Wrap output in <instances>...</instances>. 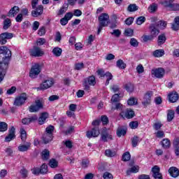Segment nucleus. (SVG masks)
Returning a JSON list of instances; mask_svg holds the SVG:
<instances>
[{"label":"nucleus","instance_id":"nucleus-1","mask_svg":"<svg viewBox=\"0 0 179 179\" xmlns=\"http://www.w3.org/2000/svg\"><path fill=\"white\" fill-rule=\"evenodd\" d=\"M12 58V52L6 46L0 47V68L2 64H8Z\"/></svg>","mask_w":179,"mask_h":179},{"label":"nucleus","instance_id":"nucleus-2","mask_svg":"<svg viewBox=\"0 0 179 179\" xmlns=\"http://www.w3.org/2000/svg\"><path fill=\"white\" fill-rule=\"evenodd\" d=\"M98 20L99 22L98 26L97 34H100L101 33V30H103V27H107L108 24H110V15L108 13H101L98 17Z\"/></svg>","mask_w":179,"mask_h":179},{"label":"nucleus","instance_id":"nucleus-3","mask_svg":"<svg viewBox=\"0 0 179 179\" xmlns=\"http://www.w3.org/2000/svg\"><path fill=\"white\" fill-rule=\"evenodd\" d=\"M100 122H101V120H95L92 122V125H93L94 127L90 131H87L86 134L87 137L89 138V139L92 138H97V136L100 135V129L99 128Z\"/></svg>","mask_w":179,"mask_h":179},{"label":"nucleus","instance_id":"nucleus-4","mask_svg":"<svg viewBox=\"0 0 179 179\" xmlns=\"http://www.w3.org/2000/svg\"><path fill=\"white\" fill-rule=\"evenodd\" d=\"M42 108H44V105L43 101L40 99H36L35 101V105H31L29 107V113H38Z\"/></svg>","mask_w":179,"mask_h":179},{"label":"nucleus","instance_id":"nucleus-5","mask_svg":"<svg viewBox=\"0 0 179 179\" xmlns=\"http://www.w3.org/2000/svg\"><path fill=\"white\" fill-rule=\"evenodd\" d=\"M41 72V66L39 64H35L31 68L29 76L31 79H36Z\"/></svg>","mask_w":179,"mask_h":179},{"label":"nucleus","instance_id":"nucleus-6","mask_svg":"<svg viewBox=\"0 0 179 179\" xmlns=\"http://www.w3.org/2000/svg\"><path fill=\"white\" fill-rule=\"evenodd\" d=\"M26 100H27V94L22 93L15 98L13 104L17 107H20L26 103Z\"/></svg>","mask_w":179,"mask_h":179},{"label":"nucleus","instance_id":"nucleus-7","mask_svg":"<svg viewBox=\"0 0 179 179\" xmlns=\"http://www.w3.org/2000/svg\"><path fill=\"white\" fill-rule=\"evenodd\" d=\"M113 135L108 134V129L104 127L101 133L100 141L102 142H108V141H113Z\"/></svg>","mask_w":179,"mask_h":179},{"label":"nucleus","instance_id":"nucleus-8","mask_svg":"<svg viewBox=\"0 0 179 179\" xmlns=\"http://www.w3.org/2000/svg\"><path fill=\"white\" fill-rule=\"evenodd\" d=\"M13 38V34L9 32H4L0 34V44L1 45L8 43V40Z\"/></svg>","mask_w":179,"mask_h":179},{"label":"nucleus","instance_id":"nucleus-9","mask_svg":"<svg viewBox=\"0 0 179 179\" xmlns=\"http://www.w3.org/2000/svg\"><path fill=\"white\" fill-rule=\"evenodd\" d=\"M153 96V92L148 91L144 95L142 104L144 107H148L152 101V96Z\"/></svg>","mask_w":179,"mask_h":179},{"label":"nucleus","instance_id":"nucleus-10","mask_svg":"<svg viewBox=\"0 0 179 179\" xmlns=\"http://www.w3.org/2000/svg\"><path fill=\"white\" fill-rule=\"evenodd\" d=\"M120 115L124 120V118L131 120V118H134V117H135V112L131 109H127L126 110H122L120 113Z\"/></svg>","mask_w":179,"mask_h":179},{"label":"nucleus","instance_id":"nucleus-11","mask_svg":"<svg viewBox=\"0 0 179 179\" xmlns=\"http://www.w3.org/2000/svg\"><path fill=\"white\" fill-rule=\"evenodd\" d=\"M16 129L15 127L12 126L8 130V134L5 138V142H10L16 138Z\"/></svg>","mask_w":179,"mask_h":179},{"label":"nucleus","instance_id":"nucleus-12","mask_svg":"<svg viewBox=\"0 0 179 179\" xmlns=\"http://www.w3.org/2000/svg\"><path fill=\"white\" fill-rule=\"evenodd\" d=\"M152 75H154L155 78H157L158 79H162L163 76H164V73H166V70L164 69L159 67L158 69H152L151 71Z\"/></svg>","mask_w":179,"mask_h":179},{"label":"nucleus","instance_id":"nucleus-13","mask_svg":"<svg viewBox=\"0 0 179 179\" xmlns=\"http://www.w3.org/2000/svg\"><path fill=\"white\" fill-rule=\"evenodd\" d=\"M52 85H54V81H52V80H46L43 81L39 87H36V90H46V89L51 87Z\"/></svg>","mask_w":179,"mask_h":179},{"label":"nucleus","instance_id":"nucleus-14","mask_svg":"<svg viewBox=\"0 0 179 179\" xmlns=\"http://www.w3.org/2000/svg\"><path fill=\"white\" fill-rule=\"evenodd\" d=\"M162 5L165 8H169L171 10H179V3H174L173 2H169V1L165 0L162 2Z\"/></svg>","mask_w":179,"mask_h":179},{"label":"nucleus","instance_id":"nucleus-15","mask_svg":"<svg viewBox=\"0 0 179 179\" xmlns=\"http://www.w3.org/2000/svg\"><path fill=\"white\" fill-rule=\"evenodd\" d=\"M149 30L151 36L155 38L157 36H159L160 30L155 23H152L149 27Z\"/></svg>","mask_w":179,"mask_h":179},{"label":"nucleus","instance_id":"nucleus-16","mask_svg":"<svg viewBox=\"0 0 179 179\" xmlns=\"http://www.w3.org/2000/svg\"><path fill=\"white\" fill-rule=\"evenodd\" d=\"M152 173L155 179H163V176L160 173V168L158 166L152 168Z\"/></svg>","mask_w":179,"mask_h":179},{"label":"nucleus","instance_id":"nucleus-17","mask_svg":"<svg viewBox=\"0 0 179 179\" xmlns=\"http://www.w3.org/2000/svg\"><path fill=\"white\" fill-rule=\"evenodd\" d=\"M38 120V117L36 115H34L30 117H25L22 120L23 125H30L31 122H36Z\"/></svg>","mask_w":179,"mask_h":179},{"label":"nucleus","instance_id":"nucleus-18","mask_svg":"<svg viewBox=\"0 0 179 179\" xmlns=\"http://www.w3.org/2000/svg\"><path fill=\"white\" fill-rule=\"evenodd\" d=\"M30 55L31 57H42L44 55V52L41 51L39 47L34 46V48L30 50Z\"/></svg>","mask_w":179,"mask_h":179},{"label":"nucleus","instance_id":"nucleus-19","mask_svg":"<svg viewBox=\"0 0 179 179\" xmlns=\"http://www.w3.org/2000/svg\"><path fill=\"white\" fill-rule=\"evenodd\" d=\"M6 69H8V63L1 64L0 67V83L3 80L5 75H6Z\"/></svg>","mask_w":179,"mask_h":179},{"label":"nucleus","instance_id":"nucleus-20","mask_svg":"<svg viewBox=\"0 0 179 179\" xmlns=\"http://www.w3.org/2000/svg\"><path fill=\"white\" fill-rule=\"evenodd\" d=\"M168 99L170 103H177L178 101L179 96L177 92H172L168 95Z\"/></svg>","mask_w":179,"mask_h":179},{"label":"nucleus","instance_id":"nucleus-21","mask_svg":"<svg viewBox=\"0 0 179 179\" xmlns=\"http://www.w3.org/2000/svg\"><path fill=\"white\" fill-rule=\"evenodd\" d=\"M168 172L173 178H177L179 176V169L176 166L170 167Z\"/></svg>","mask_w":179,"mask_h":179},{"label":"nucleus","instance_id":"nucleus-22","mask_svg":"<svg viewBox=\"0 0 179 179\" xmlns=\"http://www.w3.org/2000/svg\"><path fill=\"white\" fill-rule=\"evenodd\" d=\"M127 127L122 126L119 127L116 130V134L118 136V138H121V136H125L127 135Z\"/></svg>","mask_w":179,"mask_h":179},{"label":"nucleus","instance_id":"nucleus-23","mask_svg":"<svg viewBox=\"0 0 179 179\" xmlns=\"http://www.w3.org/2000/svg\"><path fill=\"white\" fill-rule=\"evenodd\" d=\"M43 7L40 5L36 8V10L31 11V15L34 17H38V16H41L43 15Z\"/></svg>","mask_w":179,"mask_h":179},{"label":"nucleus","instance_id":"nucleus-24","mask_svg":"<svg viewBox=\"0 0 179 179\" xmlns=\"http://www.w3.org/2000/svg\"><path fill=\"white\" fill-rule=\"evenodd\" d=\"M171 29L173 31H178L179 30V16L174 18L173 22L171 24Z\"/></svg>","mask_w":179,"mask_h":179},{"label":"nucleus","instance_id":"nucleus-25","mask_svg":"<svg viewBox=\"0 0 179 179\" xmlns=\"http://www.w3.org/2000/svg\"><path fill=\"white\" fill-rule=\"evenodd\" d=\"M48 113L43 112L41 114V116L38 118L39 125H43L45 123V120L48 118Z\"/></svg>","mask_w":179,"mask_h":179},{"label":"nucleus","instance_id":"nucleus-26","mask_svg":"<svg viewBox=\"0 0 179 179\" xmlns=\"http://www.w3.org/2000/svg\"><path fill=\"white\" fill-rule=\"evenodd\" d=\"M167 37L165 34H161L157 38V45H163L166 43Z\"/></svg>","mask_w":179,"mask_h":179},{"label":"nucleus","instance_id":"nucleus-27","mask_svg":"<svg viewBox=\"0 0 179 179\" xmlns=\"http://www.w3.org/2000/svg\"><path fill=\"white\" fill-rule=\"evenodd\" d=\"M20 11V8H19V6H15L8 11V16H13V17H15V15H17Z\"/></svg>","mask_w":179,"mask_h":179},{"label":"nucleus","instance_id":"nucleus-28","mask_svg":"<svg viewBox=\"0 0 179 179\" xmlns=\"http://www.w3.org/2000/svg\"><path fill=\"white\" fill-rule=\"evenodd\" d=\"M43 141L45 145H47V143H50V142L52 141V134L45 133L43 136Z\"/></svg>","mask_w":179,"mask_h":179},{"label":"nucleus","instance_id":"nucleus-29","mask_svg":"<svg viewBox=\"0 0 179 179\" xmlns=\"http://www.w3.org/2000/svg\"><path fill=\"white\" fill-rule=\"evenodd\" d=\"M31 145L30 143H27L26 145H20L18 146L19 152H27L30 149Z\"/></svg>","mask_w":179,"mask_h":179},{"label":"nucleus","instance_id":"nucleus-30","mask_svg":"<svg viewBox=\"0 0 179 179\" xmlns=\"http://www.w3.org/2000/svg\"><path fill=\"white\" fill-rule=\"evenodd\" d=\"M176 112L173 110H167V121L168 122H171L174 120Z\"/></svg>","mask_w":179,"mask_h":179},{"label":"nucleus","instance_id":"nucleus-31","mask_svg":"<svg viewBox=\"0 0 179 179\" xmlns=\"http://www.w3.org/2000/svg\"><path fill=\"white\" fill-rule=\"evenodd\" d=\"M42 160L47 161L50 159V150L45 149L41 152Z\"/></svg>","mask_w":179,"mask_h":179},{"label":"nucleus","instance_id":"nucleus-32","mask_svg":"<svg viewBox=\"0 0 179 179\" xmlns=\"http://www.w3.org/2000/svg\"><path fill=\"white\" fill-rule=\"evenodd\" d=\"M117 155V152L114 150L108 149L105 150V156H107V157H114Z\"/></svg>","mask_w":179,"mask_h":179},{"label":"nucleus","instance_id":"nucleus-33","mask_svg":"<svg viewBox=\"0 0 179 179\" xmlns=\"http://www.w3.org/2000/svg\"><path fill=\"white\" fill-rule=\"evenodd\" d=\"M52 52L55 57H61L62 54V49L59 47H56L53 48Z\"/></svg>","mask_w":179,"mask_h":179},{"label":"nucleus","instance_id":"nucleus-34","mask_svg":"<svg viewBox=\"0 0 179 179\" xmlns=\"http://www.w3.org/2000/svg\"><path fill=\"white\" fill-rule=\"evenodd\" d=\"M116 66L120 69H125L127 68V64L122 59H118L116 62Z\"/></svg>","mask_w":179,"mask_h":179},{"label":"nucleus","instance_id":"nucleus-35","mask_svg":"<svg viewBox=\"0 0 179 179\" xmlns=\"http://www.w3.org/2000/svg\"><path fill=\"white\" fill-rule=\"evenodd\" d=\"M139 9V6H136V4H129L127 7L128 12H136Z\"/></svg>","mask_w":179,"mask_h":179},{"label":"nucleus","instance_id":"nucleus-36","mask_svg":"<svg viewBox=\"0 0 179 179\" xmlns=\"http://www.w3.org/2000/svg\"><path fill=\"white\" fill-rule=\"evenodd\" d=\"M164 55V50H156L153 52V56L156 58H160Z\"/></svg>","mask_w":179,"mask_h":179},{"label":"nucleus","instance_id":"nucleus-37","mask_svg":"<svg viewBox=\"0 0 179 179\" xmlns=\"http://www.w3.org/2000/svg\"><path fill=\"white\" fill-rule=\"evenodd\" d=\"M85 82H87L90 86H94L96 85V78L94 76H90L87 79L85 80Z\"/></svg>","mask_w":179,"mask_h":179},{"label":"nucleus","instance_id":"nucleus-38","mask_svg":"<svg viewBox=\"0 0 179 179\" xmlns=\"http://www.w3.org/2000/svg\"><path fill=\"white\" fill-rule=\"evenodd\" d=\"M161 143L164 149H169V148H170V140L168 138H164Z\"/></svg>","mask_w":179,"mask_h":179},{"label":"nucleus","instance_id":"nucleus-39","mask_svg":"<svg viewBox=\"0 0 179 179\" xmlns=\"http://www.w3.org/2000/svg\"><path fill=\"white\" fill-rule=\"evenodd\" d=\"M154 24H155L158 29H166V27L167 26V22L162 20L158 22H155Z\"/></svg>","mask_w":179,"mask_h":179},{"label":"nucleus","instance_id":"nucleus-40","mask_svg":"<svg viewBox=\"0 0 179 179\" xmlns=\"http://www.w3.org/2000/svg\"><path fill=\"white\" fill-rule=\"evenodd\" d=\"M10 24H12V22H10V19L6 18V19L3 21V29L4 30H8V28L10 26Z\"/></svg>","mask_w":179,"mask_h":179},{"label":"nucleus","instance_id":"nucleus-41","mask_svg":"<svg viewBox=\"0 0 179 179\" xmlns=\"http://www.w3.org/2000/svg\"><path fill=\"white\" fill-rule=\"evenodd\" d=\"M8 131V124L5 122H0V132Z\"/></svg>","mask_w":179,"mask_h":179},{"label":"nucleus","instance_id":"nucleus-42","mask_svg":"<svg viewBox=\"0 0 179 179\" xmlns=\"http://www.w3.org/2000/svg\"><path fill=\"white\" fill-rule=\"evenodd\" d=\"M138 143H139V137H138V136H135L131 138V144L133 148H136L138 146Z\"/></svg>","mask_w":179,"mask_h":179},{"label":"nucleus","instance_id":"nucleus-43","mask_svg":"<svg viewBox=\"0 0 179 179\" xmlns=\"http://www.w3.org/2000/svg\"><path fill=\"white\" fill-rule=\"evenodd\" d=\"M124 89H126L127 92L129 93H132V92H134V87L133 84L129 83L125 85Z\"/></svg>","mask_w":179,"mask_h":179},{"label":"nucleus","instance_id":"nucleus-44","mask_svg":"<svg viewBox=\"0 0 179 179\" xmlns=\"http://www.w3.org/2000/svg\"><path fill=\"white\" fill-rule=\"evenodd\" d=\"M139 171V167L138 166H133L130 169L127 171V176H129L131 173H138Z\"/></svg>","mask_w":179,"mask_h":179},{"label":"nucleus","instance_id":"nucleus-45","mask_svg":"<svg viewBox=\"0 0 179 179\" xmlns=\"http://www.w3.org/2000/svg\"><path fill=\"white\" fill-rule=\"evenodd\" d=\"M146 22V17L145 16H140L136 19V24L141 25Z\"/></svg>","mask_w":179,"mask_h":179},{"label":"nucleus","instance_id":"nucleus-46","mask_svg":"<svg viewBox=\"0 0 179 179\" xmlns=\"http://www.w3.org/2000/svg\"><path fill=\"white\" fill-rule=\"evenodd\" d=\"M112 110H120V111H124V106L121 103H115V107H112Z\"/></svg>","mask_w":179,"mask_h":179},{"label":"nucleus","instance_id":"nucleus-47","mask_svg":"<svg viewBox=\"0 0 179 179\" xmlns=\"http://www.w3.org/2000/svg\"><path fill=\"white\" fill-rule=\"evenodd\" d=\"M130 45H131V47H138L139 45V42H138V41L136 40V38H131L130 39V42H129Z\"/></svg>","mask_w":179,"mask_h":179},{"label":"nucleus","instance_id":"nucleus-48","mask_svg":"<svg viewBox=\"0 0 179 179\" xmlns=\"http://www.w3.org/2000/svg\"><path fill=\"white\" fill-rule=\"evenodd\" d=\"M123 162H129L131 160V154L129 152H126L122 155Z\"/></svg>","mask_w":179,"mask_h":179},{"label":"nucleus","instance_id":"nucleus-49","mask_svg":"<svg viewBox=\"0 0 179 179\" xmlns=\"http://www.w3.org/2000/svg\"><path fill=\"white\" fill-rule=\"evenodd\" d=\"M20 134H21V139L22 142H26V139L27 138V134L26 133V131L24 129H20Z\"/></svg>","mask_w":179,"mask_h":179},{"label":"nucleus","instance_id":"nucleus-50","mask_svg":"<svg viewBox=\"0 0 179 179\" xmlns=\"http://www.w3.org/2000/svg\"><path fill=\"white\" fill-rule=\"evenodd\" d=\"M142 38L144 43H148V41H152L155 38L152 35H144Z\"/></svg>","mask_w":179,"mask_h":179},{"label":"nucleus","instance_id":"nucleus-51","mask_svg":"<svg viewBox=\"0 0 179 179\" xmlns=\"http://www.w3.org/2000/svg\"><path fill=\"white\" fill-rule=\"evenodd\" d=\"M49 166L52 169H55V167H58V162H57V160L55 159H52L49 162Z\"/></svg>","mask_w":179,"mask_h":179},{"label":"nucleus","instance_id":"nucleus-52","mask_svg":"<svg viewBox=\"0 0 179 179\" xmlns=\"http://www.w3.org/2000/svg\"><path fill=\"white\" fill-rule=\"evenodd\" d=\"M124 35L127 37H132V36H134V29L131 28H128L127 29H125Z\"/></svg>","mask_w":179,"mask_h":179},{"label":"nucleus","instance_id":"nucleus-53","mask_svg":"<svg viewBox=\"0 0 179 179\" xmlns=\"http://www.w3.org/2000/svg\"><path fill=\"white\" fill-rule=\"evenodd\" d=\"M178 143H179V140L176 139L174 142H173V145L175 146V154L176 155V156H179V147H178Z\"/></svg>","mask_w":179,"mask_h":179},{"label":"nucleus","instance_id":"nucleus-54","mask_svg":"<svg viewBox=\"0 0 179 179\" xmlns=\"http://www.w3.org/2000/svg\"><path fill=\"white\" fill-rule=\"evenodd\" d=\"M41 170V174H46V173L48 171V166L47 164H43L40 168Z\"/></svg>","mask_w":179,"mask_h":179},{"label":"nucleus","instance_id":"nucleus-55","mask_svg":"<svg viewBox=\"0 0 179 179\" xmlns=\"http://www.w3.org/2000/svg\"><path fill=\"white\" fill-rule=\"evenodd\" d=\"M20 173L21 174L22 178H27V175L29 174V172L27 171V169H26V168H22L20 171Z\"/></svg>","mask_w":179,"mask_h":179},{"label":"nucleus","instance_id":"nucleus-56","mask_svg":"<svg viewBox=\"0 0 179 179\" xmlns=\"http://www.w3.org/2000/svg\"><path fill=\"white\" fill-rule=\"evenodd\" d=\"M52 132H54V126L50 124L48 127H46L45 134L52 135Z\"/></svg>","mask_w":179,"mask_h":179},{"label":"nucleus","instance_id":"nucleus-57","mask_svg":"<svg viewBox=\"0 0 179 179\" xmlns=\"http://www.w3.org/2000/svg\"><path fill=\"white\" fill-rule=\"evenodd\" d=\"M150 13H154V12H156L157 10V4L156 3H152L151 4L149 8H148Z\"/></svg>","mask_w":179,"mask_h":179},{"label":"nucleus","instance_id":"nucleus-58","mask_svg":"<svg viewBox=\"0 0 179 179\" xmlns=\"http://www.w3.org/2000/svg\"><path fill=\"white\" fill-rule=\"evenodd\" d=\"M128 106H135L138 104V101L135 98H130L127 101Z\"/></svg>","mask_w":179,"mask_h":179},{"label":"nucleus","instance_id":"nucleus-59","mask_svg":"<svg viewBox=\"0 0 179 179\" xmlns=\"http://www.w3.org/2000/svg\"><path fill=\"white\" fill-rule=\"evenodd\" d=\"M63 143H64L66 148H67V149H72V148H73V143H72V141L67 140L66 141H63Z\"/></svg>","mask_w":179,"mask_h":179},{"label":"nucleus","instance_id":"nucleus-60","mask_svg":"<svg viewBox=\"0 0 179 179\" xmlns=\"http://www.w3.org/2000/svg\"><path fill=\"white\" fill-rule=\"evenodd\" d=\"M90 162L88 159H83L81 162V166L83 169H87L89 167Z\"/></svg>","mask_w":179,"mask_h":179},{"label":"nucleus","instance_id":"nucleus-61","mask_svg":"<svg viewBox=\"0 0 179 179\" xmlns=\"http://www.w3.org/2000/svg\"><path fill=\"white\" fill-rule=\"evenodd\" d=\"M112 36H115V37H120L121 36V31L120 29H113L112 32H110Z\"/></svg>","mask_w":179,"mask_h":179},{"label":"nucleus","instance_id":"nucleus-62","mask_svg":"<svg viewBox=\"0 0 179 179\" xmlns=\"http://www.w3.org/2000/svg\"><path fill=\"white\" fill-rule=\"evenodd\" d=\"M120 101V94H115L111 98L112 103H118Z\"/></svg>","mask_w":179,"mask_h":179},{"label":"nucleus","instance_id":"nucleus-63","mask_svg":"<svg viewBox=\"0 0 179 179\" xmlns=\"http://www.w3.org/2000/svg\"><path fill=\"white\" fill-rule=\"evenodd\" d=\"M139 126V123L137 121L131 122L129 123V127L131 128V129H136Z\"/></svg>","mask_w":179,"mask_h":179},{"label":"nucleus","instance_id":"nucleus-64","mask_svg":"<svg viewBox=\"0 0 179 179\" xmlns=\"http://www.w3.org/2000/svg\"><path fill=\"white\" fill-rule=\"evenodd\" d=\"M103 179H113V174H111L109 172H105L103 173Z\"/></svg>","mask_w":179,"mask_h":179}]
</instances>
